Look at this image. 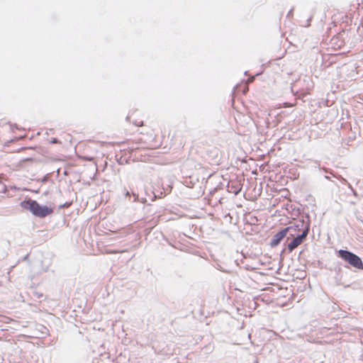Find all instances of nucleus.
I'll use <instances>...</instances> for the list:
<instances>
[{"label": "nucleus", "instance_id": "nucleus-23", "mask_svg": "<svg viewBox=\"0 0 363 363\" xmlns=\"http://www.w3.org/2000/svg\"><path fill=\"white\" fill-rule=\"evenodd\" d=\"M33 191L35 192V193H39L40 192L39 189H38V190L34 189V191Z\"/></svg>", "mask_w": 363, "mask_h": 363}, {"label": "nucleus", "instance_id": "nucleus-3", "mask_svg": "<svg viewBox=\"0 0 363 363\" xmlns=\"http://www.w3.org/2000/svg\"><path fill=\"white\" fill-rule=\"evenodd\" d=\"M308 225V232L310 231L311 228V220L310 216L306 213L304 216H302L298 220H297L295 223H291L290 225L286 228H289V235L290 236H294L297 234H300L303 230L306 229V227Z\"/></svg>", "mask_w": 363, "mask_h": 363}, {"label": "nucleus", "instance_id": "nucleus-9", "mask_svg": "<svg viewBox=\"0 0 363 363\" xmlns=\"http://www.w3.org/2000/svg\"><path fill=\"white\" fill-rule=\"evenodd\" d=\"M172 190V186L169 184H164L163 182V190L162 192L164 193V197L167 196V194H170Z\"/></svg>", "mask_w": 363, "mask_h": 363}, {"label": "nucleus", "instance_id": "nucleus-19", "mask_svg": "<svg viewBox=\"0 0 363 363\" xmlns=\"http://www.w3.org/2000/svg\"><path fill=\"white\" fill-rule=\"evenodd\" d=\"M34 295L38 298H42L43 296V294L41 293H38V292H34Z\"/></svg>", "mask_w": 363, "mask_h": 363}, {"label": "nucleus", "instance_id": "nucleus-11", "mask_svg": "<svg viewBox=\"0 0 363 363\" xmlns=\"http://www.w3.org/2000/svg\"><path fill=\"white\" fill-rule=\"evenodd\" d=\"M79 158L82 160L88 161V162H93L94 160V157L88 156V155L79 156Z\"/></svg>", "mask_w": 363, "mask_h": 363}, {"label": "nucleus", "instance_id": "nucleus-8", "mask_svg": "<svg viewBox=\"0 0 363 363\" xmlns=\"http://www.w3.org/2000/svg\"><path fill=\"white\" fill-rule=\"evenodd\" d=\"M227 188H228V191L229 192L233 193L235 195H238L241 190V189L237 184L236 185L230 184L229 182L227 184Z\"/></svg>", "mask_w": 363, "mask_h": 363}, {"label": "nucleus", "instance_id": "nucleus-16", "mask_svg": "<svg viewBox=\"0 0 363 363\" xmlns=\"http://www.w3.org/2000/svg\"><path fill=\"white\" fill-rule=\"evenodd\" d=\"M222 186H223V184H222V182H220L219 184L213 189V191L215 192L217 190L222 189L223 188Z\"/></svg>", "mask_w": 363, "mask_h": 363}, {"label": "nucleus", "instance_id": "nucleus-21", "mask_svg": "<svg viewBox=\"0 0 363 363\" xmlns=\"http://www.w3.org/2000/svg\"><path fill=\"white\" fill-rule=\"evenodd\" d=\"M293 11H294V9H291L288 12V13H287V15H286V17H287V18H290V17H291V16H293Z\"/></svg>", "mask_w": 363, "mask_h": 363}, {"label": "nucleus", "instance_id": "nucleus-6", "mask_svg": "<svg viewBox=\"0 0 363 363\" xmlns=\"http://www.w3.org/2000/svg\"><path fill=\"white\" fill-rule=\"evenodd\" d=\"M163 190V181L161 179H157L152 185L151 193L153 195L152 201L156 199H161L164 197Z\"/></svg>", "mask_w": 363, "mask_h": 363}, {"label": "nucleus", "instance_id": "nucleus-7", "mask_svg": "<svg viewBox=\"0 0 363 363\" xmlns=\"http://www.w3.org/2000/svg\"><path fill=\"white\" fill-rule=\"evenodd\" d=\"M342 267H344L342 263L337 262L334 267V272L335 273V279H336L337 285H342L341 282L342 279Z\"/></svg>", "mask_w": 363, "mask_h": 363}, {"label": "nucleus", "instance_id": "nucleus-5", "mask_svg": "<svg viewBox=\"0 0 363 363\" xmlns=\"http://www.w3.org/2000/svg\"><path fill=\"white\" fill-rule=\"evenodd\" d=\"M289 228H283L279 230L272 236L269 242V245L272 247L278 246L285 238H287L289 235Z\"/></svg>", "mask_w": 363, "mask_h": 363}, {"label": "nucleus", "instance_id": "nucleus-15", "mask_svg": "<svg viewBox=\"0 0 363 363\" xmlns=\"http://www.w3.org/2000/svg\"><path fill=\"white\" fill-rule=\"evenodd\" d=\"M124 195L126 198H129V200H130L131 194L128 190L126 189H124Z\"/></svg>", "mask_w": 363, "mask_h": 363}, {"label": "nucleus", "instance_id": "nucleus-27", "mask_svg": "<svg viewBox=\"0 0 363 363\" xmlns=\"http://www.w3.org/2000/svg\"><path fill=\"white\" fill-rule=\"evenodd\" d=\"M129 118H130V116H128L126 117V120L128 121V120H129Z\"/></svg>", "mask_w": 363, "mask_h": 363}, {"label": "nucleus", "instance_id": "nucleus-18", "mask_svg": "<svg viewBox=\"0 0 363 363\" xmlns=\"http://www.w3.org/2000/svg\"><path fill=\"white\" fill-rule=\"evenodd\" d=\"M48 181V175L44 176L41 179L40 182L43 183L47 182Z\"/></svg>", "mask_w": 363, "mask_h": 363}, {"label": "nucleus", "instance_id": "nucleus-28", "mask_svg": "<svg viewBox=\"0 0 363 363\" xmlns=\"http://www.w3.org/2000/svg\"><path fill=\"white\" fill-rule=\"evenodd\" d=\"M247 71H245V74L247 75Z\"/></svg>", "mask_w": 363, "mask_h": 363}, {"label": "nucleus", "instance_id": "nucleus-14", "mask_svg": "<svg viewBox=\"0 0 363 363\" xmlns=\"http://www.w3.org/2000/svg\"><path fill=\"white\" fill-rule=\"evenodd\" d=\"M50 144H60L61 142L56 138H51V140H50Z\"/></svg>", "mask_w": 363, "mask_h": 363}, {"label": "nucleus", "instance_id": "nucleus-1", "mask_svg": "<svg viewBox=\"0 0 363 363\" xmlns=\"http://www.w3.org/2000/svg\"><path fill=\"white\" fill-rule=\"evenodd\" d=\"M20 206L29 211L32 215L39 218H44L54 213L55 206H48L38 203L30 198L24 199L20 203Z\"/></svg>", "mask_w": 363, "mask_h": 363}, {"label": "nucleus", "instance_id": "nucleus-17", "mask_svg": "<svg viewBox=\"0 0 363 363\" xmlns=\"http://www.w3.org/2000/svg\"><path fill=\"white\" fill-rule=\"evenodd\" d=\"M133 123L135 124V126H142L143 125V121H134Z\"/></svg>", "mask_w": 363, "mask_h": 363}, {"label": "nucleus", "instance_id": "nucleus-22", "mask_svg": "<svg viewBox=\"0 0 363 363\" xmlns=\"http://www.w3.org/2000/svg\"><path fill=\"white\" fill-rule=\"evenodd\" d=\"M28 257H29V254H27L23 258H22V261H26L28 259Z\"/></svg>", "mask_w": 363, "mask_h": 363}, {"label": "nucleus", "instance_id": "nucleus-26", "mask_svg": "<svg viewBox=\"0 0 363 363\" xmlns=\"http://www.w3.org/2000/svg\"><path fill=\"white\" fill-rule=\"evenodd\" d=\"M13 126H14V128H17V129L18 128V125H17L16 124H14V125H13Z\"/></svg>", "mask_w": 363, "mask_h": 363}, {"label": "nucleus", "instance_id": "nucleus-24", "mask_svg": "<svg viewBox=\"0 0 363 363\" xmlns=\"http://www.w3.org/2000/svg\"><path fill=\"white\" fill-rule=\"evenodd\" d=\"M213 176H214V174H210L209 176H208V178H211V177H212Z\"/></svg>", "mask_w": 363, "mask_h": 363}, {"label": "nucleus", "instance_id": "nucleus-25", "mask_svg": "<svg viewBox=\"0 0 363 363\" xmlns=\"http://www.w3.org/2000/svg\"><path fill=\"white\" fill-rule=\"evenodd\" d=\"M352 190L353 191L354 195H356L357 194L356 191L353 189H352Z\"/></svg>", "mask_w": 363, "mask_h": 363}, {"label": "nucleus", "instance_id": "nucleus-20", "mask_svg": "<svg viewBox=\"0 0 363 363\" xmlns=\"http://www.w3.org/2000/svg\"><path fill=\"white\" fill-rule=\"evenodd\" d=\"M42 328L44 329L45 331L42 332V333L45 335H48L49 330L43 325H42Z\"/></svg>", "mask_w": 363, "mask_h": 363}, {"label": "nucleus", "instance_id": "nucleus-4", "mask_svg": "<svg viewBox=\"0 0 363 363\" xmlns=\"http://www.w3.org/2000/svg\"><path fill=\"white\" fill-rule=\"evenodd\" d=\"M308 235V225L306 227V229L303 230L300 234H297L294 236H290L288 235L286 241L284 245L286 246L289 252H292L298 246L301 245L306 240Z\"/></svg>", "mask_w": 363, "mask_h": 363}, {"label": "nucleus", "instance_id": "nucleus-13", "mask_svg": "<svg viewBox=\"0 0 363 363\" xmlns=\"http://www.w3.org/2000/svg\"><path fill=\"white\" fill-rule=\"evenodd\" d=\"M72 201L71 202L67 201V202H65V203H64L62 204H60L59 206V208L62 209V208H67V207L70 206L72 205Z\"/></svg>", "mask_w": 363, "mask_h": 363}, {"label": "nucleus", "instance_id": "nucleus-12", "mask_svg": "<svg viewBox=\"0 0 363 363\" xmlns=\"http://www.w3.org/2000/svg\"><path fill=\"white\" fill-rule=\"evenodd\" d=\"M313 15H311L308 18L306 19V23L303 24L302 26L304 27H309L311 25V21H312Z\"/></svg>", "mask_w": 363, "mask_h": 363}, {"label": "nucleus", "instance_id": "nucleus-10", "mask_svg": "<svg viewBox=\"0 0 363 363\" xmlns=\"http://www.w3.org/2000/svg\"><path fill=\"white\" fill-rule=\"evenodd\" d=\"M132 195L133 196V201H140V199H139V195L135 194V192H132ZM140 201L142 203H145L147 201L146 199L145 198H142Z\"/></svg>", "mask_w": 363, "mask_h": 363}, {"label": "nucleus", "instance_id": "nucleus-2", "mask_svg": "<svg viewBox=\"0 0 363 363\" xmlns=\"http://www.w3.org/2000/svg\"><path fill=\"white\" fill-rule=\"evenodd\" d=\"M335 254L338 258L345 262L344 267L347 269L353 268L355 270H363V262L361 257L353 252L347 249H340L335 250Z\"/></svg>", "mask_w": 363, "mask_h": 363}]
</instances>
